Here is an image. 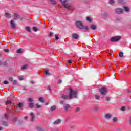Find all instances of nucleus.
I'll use <instances>...</instances> for the list:
<instances>
[{
  "mask_svg": "<svg viewBox=\"0 0 131 131\" xmlns=\"http://www.w3.org/2000/svg\"><path fill=\"white\" fill-rule=\"evenodd\" d=\"M1 124H2V125H3L4 126H8V122H5V121H2L1 122Z\"/></svg>",
  "mask_w": 131,
  "mask_h": 131,
  "instance_id": "6ab92c4d",
  "label": "nucleus"
},
{
  "mask_svg": "<svg viewBox=\"0 0 131 131\" xmlns=\"http://www.w3.org/2000/svg\"><path fill=\"white\" fill-rule=\"evenodd\" d=\"M64 109L66 111H68V110H70L71 109V106L69 104H66L64 106Z\"/></svg>",
  "mask_w": 131,
  "mask_h": 131,
  "instance_id": "1a4fd4ad",
  "label": "nucleus"
},
{
  "mask_svg": "<svg viewBox=\"0 0 131 131\" xmlns=\"http://www.w3.org/2000/svg\"><path fill=\"white\" fill-rule=\"evenodd\" d=\"M1 56H2V55L0 54V57H1Z\"/></svg>",
  "mask_w": 131,
  "mask_h": 131,
  "instance_id": "0e129e2a",
  "label": "nucleus"
},
{
  "mask_svg": "<svg viewBox=\"0 0 131 131\" xmlns=\"http://www.w3.org/2000/svg\"><path fill=\"white\" fill-rule=\"evenodd\" d=\"M123 12V9L120 8H118L115 9V12L116 13V14H122Z\"/></svg>",
  "mask_w": 131,
  "mask_h": 131,
  "instance_id": "0eeeda50",
  "label": "nucleus"
},
{
  "mask_svg": "<svg viewBox=\"0 0 131 131\" xmlns=\"http://www.w3.org/2000/svg\"><path fill=\"white\" fill-rule=\"evenodd\" d=\"M33 30L35 32H37V31H39V30H38V29L37 28H36V27H34L33 28Z\"/></svg>",
  "mask_w": 131,
  "mask_h": 131,
  "instance_id": "393cba45",
  "label": "nucleus"
},
{
  "mask_svg": "<svg viewBox=\"0 0 131 131\" xmlns=\"http://www.w3.org/2000/svg\"><path fill=\"white\" fill-rule=\"evenodd\" d=\"M4 51L5 52V53H9V52H10V50L9 49H5Z\"/></svg>",
  "mask_w": 131,
  "mask_h": 131,
  "instance_id": "4c0bfd02",
  "label": "nucleus"
},
{
  "mask_svg": "<svg viewBox=\"0 0 131 131\" xmlns=\"http://www.w3.org/2000/svg\"><path fill=\"white\" fill-rule=\"evenodd\" d=\"M32 101H33V98H29L28 99V101L30 103L29 104V108H34V104L32 102Z\"/></svg>",
  "mask_w": 131,
  "mask_h": 131,
  "instance_id": "423d86ee",
  "label": "nucleus"
},
{
  "mask_svg": "<svg viewBox=\"0 0 131 131\" xmlns=\"http://www.w3.org/2000/svg\"><path fill=\"white\" fill-rule=\"evenodd\" d=\"M100 110V108L98 106H94L93 107V111L96 112V111H99Z\"/></svg>",
  "mask_w": 131,
  "mask_h": 131,
  "instance_id": "a211bd4d",
  "label": "nucleus"
},
{
  "mask_svg": "<svg viewBox=\"0 0 131 131\" xmlns=\"http://www.w3.org/2000/svg\"><path fill=\"white\" fill-rule=\"evenodd\" d=\"M49 90H51V88H49Z\"/></svg>",
  "mask_w": 131,
  "mask_h": 131,
  "instance_id": "680f3d73",
  "label": "nucleus"
},
{
  "mask_svg": "<svg viewBox=\"0 0 131 131\" xmlns=\"http://www.w3.org/2000/svg\"><path fill=\"white\" fill-rule=\"evenodd\" d=\"M91 28L93 30H96V29H97V26H96L95 25H92L91 26Z\"/></svg>",
  "mask_w": 131,
  "mask_h": 131,
  "instance_id": "aec40b11",
  "label": "nucleus"
},
{
  "mask_svg": "<svg viewBox=\"0 0 131 131\" xmlns=\"http://www.w3.org/2000/svg\"><path fill=\"white\" fill-rule=\"evenodd\" d=\"M61 99H63V100H67V99H68V96L65 94H62Z\"/></svg>",
  "mask_w": 131,
  "mask_h": 131,
  "instance_id": "dca6fc26",
  "label": "nucleus"
},
{
  "mask_svg": "<svg viewBox=\"0 0 131 131\" xmlns=\"http://www.w3.org/2000/svg\"><path fill=\"white\" fill-rule=\"evenodd\" d=\"M19 80H24V76H20L18 77Z\"/></svg>",
  "mask_w": 131,
  "mask_h": 131,
  "instance_id": "f704fd0d",
  "label": "nucleus"
},
{
  "mask_svg": "<svg viewBox=\"0 0 131 131\" xmlns=\"http://www.w3.org/2000/svg\"><path fill=\"white\" fill-rule=\"evenodd\" d=\"M0 130L1 131L4 130V128L3 127H0Z\"/></svg>",
  "mask_w": 131,
  "mask_h": 131,
  "instance_id": "864d4df0",
  "label": "nucleus"
},
{
  "mask_svg": "<svg viewBox=\"0 0 131 131\" xmlns=\"http://www.w3.org/2000/svg\"><path fill=\"white\" fill-rule=\"evenodd\" d=\"M4 84H9V81L5 80L4 81Z\"/></svg>",
  "mask_w": 131,
  "mask_h": 131,
  "instance_id": "c03bdc74",
  "label": "nucleus"
},
{
  "mask_svg": "<svg viewBox=\"0 0 131 131\" xmlns=\"http://www.w3.org/2000/svg\"><path fill=\"white\" fill-rule=\"evenodd\" d=\"M113 116L110 114H107L105 115V118H112Z\"/></svg>",
  "mask_w": 131,
  "mask_h": 131,
  "instance_id": "f3484780",
  "label": "nucleus"
},
{
  "mask_svg": "<svg viewBox=\"0 0 131 131\" xmlns=\"http://www.w3.org/2000/svg\"><path fill=\"white\" fill-rule=\"evenodd\" d=\"M72 36L74 39H77V38H78V35L77 34L73 33L72 34Z\"/></svg>",
  "mask_w": 131,
  "mask_h": 131,
  "instance_id": "2eb2a0df",
  "label": "nucleus"
},
{
  "mask_svg": "<svg viewBox=\"0 0 131 131\" xmlns=\"http://www.w3.org/2000/svg\"><path fill=\"white\" fill-rule=\"evenodd\" d=\"M25 119H28V116H26L25 117Z\"/></svg>",
  "mask_w": 131,
  "mask_h": 131,
  "instance_id": "5fc2aeb1",
  "label": "nucleus"
},
{
  "mask_svg": "<svg viewBox=\"0 0 131 131\" xmlns=\"http://www.w3.org/2000/svg\"><path fill=\"white\" fill-rule=\"evenodd\" d=\"M9 117V114H5V118H8Z\"/></svg>",
  "mask_w": 131,
  "mask_h": 131,
  "instance_id": "3c124183",
  "label": "nucleus"
},
{
  "mask_svg": "<svg viewBox=\"0 0 131 131\" xmlns=\"http://www.w3.org/2000/svg\"><path fill=\"white\" fill-rule=\"evenodd\" d=\"M79 111H80V108L79 107L76 108L75 110V112H79Z\"/></svg>",
  "mask_w": 131,
  "mask_h": 131,
  "instance_id": "e433bc0d",
  "label": "nucleus"
},
{
  "mask_svg": "<svg viewBox=\"0 0 131 131\" xmlns=\"http://www.w3.org/2000/svg\"><path fill=\"white\" fill-rule=\"evenodd\" d=\"M86 20H87V21H88L89 22H90V23L93 22V20H92V19L91 18V17H87Z\"/></svg>",
  "mask_w": 131,
  "mask_h": 131,
  "instance_id": "c756f323",
  "label": "nucleus"
},
{
  "mask_svg": "<svg viewBox=\"0 0 131 131\" xmlns=\"http://www.w3.org/2000/svg\"><path fill=\"white\" fill-rule=\"evenodd\" d=\"M10 25L11 27L13 28H16V24L15 23V21L14 20H11L10 21Z\"/></svg>",
  "mask_w": 131,
  "mask_h": 131,
  "instance_id": "ddd939ff",
  "label": "nucleus"
},
{
  "mask_svg": "<svg viewBox=\"0 0 131 131\" xmlns=\"http://www.w3.org/2000/svg\"><path fill=\"white\" fill-rule=\"evenodd\" d=\"M53 35H54V33L53 32H50L49 33V36H53Z\"/></svg>",
  "mask_w": 131,
  "mask_h": 131,
  "instance_id": "49530a36",
  "label": "nucleus"
},
{
  "mask_svg": "<svg viewBox=\"0 0 131 131\" xmlns=\"http://www.w3.org/2000/svg\"><path fill=\"white\" fill-rule=\"evenodd\" d=\"M120 39H121V37L120 36L113 37L111 38V41H112V42H115L116 41H119Z\"/></svg>",
  "mask_w": 131,
  "mask_h": 131,
  "instance_id": "39448f33",
  "label": "nucleus"
},
{
  "mask_svg": "<svg viewBox=\"0 0 131 131\" xmlns=\"http://www.w3.org/2000/svg\"><path fill=\"white\" fill-rule=\"evenodd\" d=\"M31 83H32L33 84H34V83H35V82L34 81H32Z\"/></svg>",
  "mask_w": 131,
  "mask_h": 131,
  "instance_id": "4d7b16f0",
  "label": "nucleus"
},
{
  "mask_svg": "<svg viewBox=\"0 0 131 131\" xmlns=\"http://www.w3.org/2000/svg\"><path fill=\"white\" fill-rule=\"evenodd\" d=\"M60 104H64V101H63V100H60Z\"/></svg>",
  "mask_w": 131,
  "mask_h": 131,
  "instance_id": "603ef678",
  "label": "nucleus"
},
{
  "mask_svg": "<svg viewBox=\"0 0 131 131\" xmlns=\"http://www.w3.org/2000/svg\"><path fill=\"white\" fill-rule=\"evenodd\" d=\"M61 122H62V120L61 119H57L56 120H55L54 122V124H55V125H57L58 124H60V123H61Z\"/></svg>",
  "mask_w": 131,
  "mask_h": 131,
  "instance_id": "9b49d317",
  "label": "nucleus"
},
{
  "mask_svg": "<svg viewBox=\"0 0 131 131\" xmlns=\"http://www.w3.org/2000/svg\"><path fill=\"white\" fill-rule=\"evenodd\" d=\"M81 58H79V60H81Z\"/></svg>",
  "mask_w": 131,
  "mask_h": 131,
  "instance_id": "052dcab7",
  "label": "nucleus"
},
{
  "mask_svg": "<svg viewBox=\"0 0 131 131\" xmlns=\"http://www.w3.org/2000/svg\"><path fill=\"white\" fill-rule=\"evenodd\" d=\"M6 66V62L2 61V60L0 59V66Z\"/></svg>",
  "mask_w": 131,
  "mask_h": 131,
  "instance_id": "412c9836",
  "label": "nucleus"
},
{
  "mask_svg": "<svg viewBox=\"0 0 131 131\" xmlns=\"http://www.w3.org/2000/svg\"><path fill=\"white\" fill-rule=\"evenodd\" d=\"M60 2L61 3L62 6H63L64 8H66V9H68V10H71L72 7L67 3V2H68L69 0H59Z\"/></svg>",
  "mask_w": 131,
  "mask_h": 131,
  "instance_id": "f03ea898",
  "label": "nucleus"
},
{
  "mask_svg": "<svg viewBox=\"0 0 131 131\" xmlns=\"http://www.w3.org/2000/svg\"><path fill=\"white\" fill-rule=\"evenodd\" d=\"M41 107V105H39L38 103L36 104V108H39Z\"/></svg>",
  "mask_w": 131,
  "mask_h": 131,
  "instance_id": "37998d69",
  "label": "nucleus"
},
{
  "mask_svg": "<svg viewBox=\"0 0 131 131\" xmlns=\"http://www.w3.org/2000/svg\"><path fill=\"white\" fill-rule=\"evenodd\" d=\"M83 29H85V30H88V29H89V27H88L86 26H85V27L84 26Z\"/></svg>",
  "mask_w": 131,
  "mask_h": 131,
  "instance_id": "8fccbe9b",
  "label": "nucleus"
},
{
  "mask_svg": "<svg viewBox=\"0 0 131 131\" xmlns=\"http://www.w3.org/2000/svg\"><path fill=\"white\" fill-rule=\"evenodd\" d=\"M18 107L19 108H22V107H23V103H20L19 104H18Z\"/></svg>",
  "mask_w": 131,
  "mask_h": 131,
  "instance_id": "58836bf2",
  "label": "nucleus"
},
{
  "mask_svg": "<svg viewBox=\"0 0 131 131\" xmlns=\"http://www.w3.org/2000/svg\"><path fill=\"white\" fill-rule=\"evenodd\" d=\"M49 2H51L52 4H53V5H56L57 4V2L55 0H49Z\"/></svg>",
  "mask_w": 131,
  "mask_h": 131,
  "instance_id": "c85d7f7f",
  "label": "nucleus"
},
{
  "mask_svg": "<svg viewBox=\"0 0 131 131\" xmlns=\"http://www.w3.org/2000/svg\"><path fill=\"white\" fill-rule=\"evenodd\" d=\"M30 115L31 116V120L34 121L35 120V115L33 113H30Z\"/></svg>",
  "mask_w": 131,
  "mask_h": 131,
  "instance_id": "9d476101",
  "label": "nucleus"
},
{
  "mask_svg": "<svg viewBox=\"0 0 131 131\" xmlns=\"http://www.w3.org/2000/svg\"><path fill=\"white\" fill-rule=\"evenodd\" d=\"M105 101H106V102H110V98L107 97H105Z\"/></svg>",
  "mask_w": 131,
  "mask_h": 131,
  "instance_id": "ea45409f",
  "label": "nucleus"
},
{
  "mask_svg": "<svg viewBox=\"0 0 131 131\" xmlns=\"http://www.w3.org/2000/svg\"><path fill=\"white\" fill-rule=\"evenodd\" d=\"M108 4H110V5H113V4H115V0H110L108 2Z\"/></svg>",
  "mask_w": 131,
  "mask_h": 131,
  "instance_id": "5701e85b",
  "label": "nucleus"
},
{
  "mask_svg": "<svg viewBox=\"0 0 131 131\" xmlns=\"http://www.w3.org/2000/svg\"><path fill=\"white\" fill-rule=\"evenodd\" d=\"M124 10H125V11H126V12H128V11H129V8L126 6L124 7Z\"/></svg>",
  "mask_w": 131,
  "mask_h": 131,
  "instance_id": "473e14b6",
  "label": "nucleus"
},
{
  "mask_svg": "<svg viewBox=\"0 0 131 131\" xmlns=\"http://www.w3.org/2000/svg\"><path fill=\"white\" fill-rule=\"evenodd\" d=\"M119 3H122V1H119Z\"/></svg>",
  "mask_w": 131,
  "mask_h": 131,
  "instance_id": "bf43d9fd",
  "label": "nucleus"
},
{
  "mask_svg": "<svg viewBox=\"0 0 131 131\" xmlns=\"http://www.w3.org/2000/svg\"><path fill=\"white\" fill-rule=\"evenodd\" d=\"M27 68V66H24L21 67L22 70H24V69H26Z\"/></svg>",
  "mask_w": 131,
  "mask_h": 131,
  "instance_id": "a19ab883",
  "label": "nucleus"
},
{
  "mask_svg": "<svg viewBox=\"0 0 131 131\" xmlns=\"http://www.w3.org/2000/svg\"><path fill=\"white\" fill-rule=\"evenodd\" d=\"M5 16L6 17V18H11V15L8 13H5Z\"/></svg>",
  "mask_w": 131,
  "mask_h": 131,
  "instance_id": "bb28decb",
  "label": "nucleus"
},
{
  "mask_svg": "<svg viewBox=\"0 0 131 131\" xmlns=\"http://www.w3.org/2000/svg\"><path fill=\"white\" fill-rule=\"evenodd\" d=\"M62 83V81L61 80H59V83Z\"/></svg>",
  "mask_w": 131,
  "mask_h": 131,
  "instance_id": "13d9d810",
  "label": "nucleus"
},
{
  "mask_svg": "<svg viewBox=\"0 0 131 131\" xmlns=\"http://www.w3.org/2000/svg\"><path fill=\"white\" fill-rule=\"evenodd\" d=\"M36 129L38 131H43V129H42V127H41L40 126H37Z\"/></svg>",
  "mask_w": 131,
  "mask_h": 131,
  "instance_id": "b1692460",
  "label": "nucleus"
},
{
  "mask_svg": "<svg viewBox=\"0 0 131 131\" xmlns=\"http://www.w3.org/2000/svg\"><path fill=\"white\" fill-rule=\"evenodd\" d=\"M68 63H69V64H72V61H71V60H69L68 61Z\"/></svg>",
  "mask_w": 131,
  "mask_h": 131,
  "instance_id": "de8ad7c7",
  "label": "nucleus"
},
{
  "mask_svg": "<svg viewBox=\"0 0 131 131\" xmlns=\"http://www.w3.org/2000/svg\"><path fill=\"white\" fill-rule=\"evenodd\" d=\"M95 98L96 100H99L100 99V96L98 95H95Z\"/></svg>",
  "mask_w": 131,
  "mask_h": 131,
  "instance_id": "c9c22d12",
  "label": "nucleus"
},
{
  "mask_svg": "<svg viewBox=\"0 0 131 131\" xmlns=\"http://www.w3.org/2000/svg\"><path fill=\"white\" fill-rule=\"evenodd\" d=\"M13 119L14 121H17V118L14 117Z\"/></svg>",
  "mask_w": 131,
  "mask_h": 131,
  "instance_id": "6e6d98bb",
  "label": "nucleus"
},
{
  "mask_svg": "<svg viewBox=\"0 0 131 131\" xmlns=\"http://www.w3.org/2000/svg\"><path fill=\"white\" fill-rule=\"evenodd\" d=\"M45 74L51 75V73L49 72V70H46L45 72Z\"/></svg>",
  "mask_w": 131,
  "mask_h": 131,
  "instance_id": "7c9ffc66",
  "label": "nucleus"
},
{
  "mask_svg": "<svg viewBox=\"0 0 131 131\" xmlns=\"http://www.w3.org/2000/svg\"><path fill=\"white\" fill-rule=\"evenodd\" d=\"M14 18L15 20H18V19H19V18H20V15H19V14H18L17 13H15L14 14Z\"/></svg>",
  "mask_w": 131,
  "mask_h": 131,
  "instance_id": "4468645a",
  "label": "nucleus"
},
{
  "mask_svg": "<svg viewBox=\"0 0 131 131\" xmlns=\"http://www.w3.org/2000/svg\"><path fill=\"white\" fill-rule=\"evenodd\" d=\"M123 52H120L119 53V57H120V58H122V57H123Z\"/></svg>",
  "mask_w": 131,
  "mask_h": 131,
  "instance_id": "a878e982",
  "label": "nucleus"
},
{
  "mask_svg": "<svg viewBox=\"0 0 131 131\" xmlns=\"http://www.w3.org/2000/svg\"><path fill=\"white\" fill-rule=\"evenodd\" d=\"M26 30H27V31H28V32H31V30L30 29V27H26Z\"/></svg>",
  "mask_w": 131,
  "mask_h": 131,
  "instance_id": "cd10ccee",
  "label": "nucleus"
},
{
  "mask_svg": "<svg viewBox=\"0 0 131 131\" xmlns=\"http://www.w3.org/2000/svg\"><path fill=\"white\" fill-rule=\"evenodd\" d=\"M77 98H78V91L70 89L69 93V99L71 100V99H77Z\"/></svg>",
  "mask_w": 131,
  "mask_h": 131,
  "instance_id": "f257e3e1",
  "label": "nucleus"
},
{
  "mask_svg": "<svg viewBox=\"0 0 131 131\" xmlns=\"http://www.w3.org/2000/svg\"><path fill=\"white\" fill-rule=\"evenodd\" d=\"M108 90L105 87H102L99 90L100 92L103 96L107 95V92Z\"/></svg>",
  "mask_w": 131,
  "mask_h": 131,
  "instance_id": "20e7f679",
  "label": "nucleus"
},
{
  "mask_svg": "<svg viewBox=\"0 0 131 131\" xmlns=\"http://www.w3.org/2000/svg\"><path fill=\"white\" fill-rule=\"evenodd\" d=\"M9 81H10V82H11V83L12 84H17L18 83V81L17 80H13V78H10L9 79Z\"/></svg>",
  "mask_w": 131,
  "mask_h": 131,
  "instance_id": "6e6552de",
  "label": "nucleus"
},
{
  "mask_svg": "<svg viewBox=\"0 0 131 131\" xmlns=\"http://www.w3.org/2000/svg\"><path fill=\"white\" fill-rule=\"evenodd\" d=\"M112 120L114 123H117L118 121V119L116 117H112Z\"/></svg>",
  "mask_w": 131,
  "mask_h": 131,
  "instance_id": "f8f14e48",
  "label": "nucleus"
},
{
  "mask_svg": "<svg viewBox=\"0 0 131 131\" xmlns=\"http://www.w3.org/2000/svg\"><path fill=\"white\" fill-rule=\"evenodd\" d=\"M46 105H48V103H46Z\"/></svg>",
  "mask_w": 131,
  "mask_h": 131,
  "instance_id": "e2e57ef3",
  "label": "nucleus"
},
{
  "mask_svg": "<svg viewBox=\"0 0 131 131\" xmlns=\"http://www.w3.org/2000/svg\"><path fill=\"white\" fill-rule=\"evenodd\" d=\"M56 108H57V107L55 105H53L51 107L50 110H51V111H54V110H56Z\"/></svg>",
  "mask_w": 131,
  "mask_h": 131,
  "instance_id": "4be33fe9",
  "label": "nucleus"
},
{
  "mask_svg": "<svg viewBox=\"0 0 131 131\" xmlns=\"http://www.w3.org/2000/svg\"><path fill=\"white\" fill-rule=\"evenodd\" d=\"M11 103H12V102H11V101H9V100L7 101L6 102V105H8V104H11Z\"/></svg>",
  "mask_w": 131,
  "mask_h": 131,
  "instance_id": "79ce46f5",
  "label": "nucleus"
},
{
  "mask_svg": "<svg viewBox=\"0 0 131 131\" xmlns=\"http://www.w3.org/2000/svg\"><path fill=\"white\" fill-rule=\"evenodd\" d=\"M59 34H57V35H55V39L58 40L59 39Z\"/></svg>",
  "mask_w": 131,
  "mask_h": 131,
  "instance_id": "a18cd8bd",
  "label": "nucleus"
},
{
  "mask_svg": "<svg viewBox=\"0 0 131 131\" xmlns=\"http://www.w3.org/2000/svg\"><path fill=\"white\" fill-rule=\"evenodd\" d=\"M122 111H125V107L123 106L121 109Z\"/></svg>",
  "mask_w": 131,
  "mask_h": 131,
  "instance_id": "09e8293b",
  "label": "nucleus"
},
{
  "mask_svg": "<svg viewBox=\"0 0 131 131\" xmlns=\"http://www.w3.org/2000/svg\"><path fill=\"white\" fill-rule=\"evenodd\" d=\"M43 100H44L43 97H40V98H39V102H40L41 103H43Z\"/></svg>",
  "mask_w": 131,
  "mask_h": 131,
  "instance_id": "2f4dec72",
  "label": "nucleus"
},
{
  "mask_svg": "<svg viewBox=\"0 0 131 131\" xmlns=\"http://www.w3.org/2000/svg\"><path fill=\"white\" fill-rule=\"evenodd\" d=\"M76 25L77 28H79V29H83V28H84L83 24H82V22H81V21H77L76 22Z\"/></svg>",
  "mask_w": 131,
  "mask_h": 131,
  "instance_id": "7ed1b4c3",
  "label": "nucleus"
},
{
  "mask_svg": "<svg viewBox=\"0 0 131 131\" xmlns=\"http://www.w3.org/2000/svg\"><path fill=\"white\" fill-rule=\"evenodd\" d=\"M17 54H20V53H22V49L19 48L18 50H17Z\"/></svg>",
  "mask_w": 131,
  "mask_h": 131,
  "instance_id": "72a5a7b5",
  "label": "nucleus"
}]
</instances>
